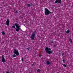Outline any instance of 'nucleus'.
Instances as JSON below:
<instances>
[{
    "instance_id": "nucleus-7",
    "label": "nucleus",
    "mask_w": 73,
    "mask_h": 73,
    "mask_svg": "<svg viewBox=\"0 0 73 73\" xmlns=\"http://www.w3.org/2000/svg\"><path fill=\"white\" fill-rule=\"evenodd\" d=\"M6 25H7V26H9V19H7V21H6Z\"/></svg>"
},
{
    "instance_id": "nucleus-27",
    "label": "nucleus",
    "mask_w": 73,
    "mask_h": 73,
    "mask_svg": "<svg viewBox=\"0 0 73 73\" xmlns=\"http://www.w3.org/2000/svg\"><path fill=\"white\" fill-rule=\"evenodd\" d=\"M6 73H9V72L7 71L6 72Z\"/></svg>"
},
{
    "instance_id": "nucleus-23",
    "label": "nucleus",
    "mask_w": 73,
    "mask_h": 73,
    "mask_svg": "<svg viewBox=\"0 0 73 73\" xmlns=\"http://www.w3.org/2000/svg\"><path fill=\"white\" fill-rule=\"evenodd\" d=\"M15 13H19V12L17 11H16Z\"/></svg>"
},
{
    "instance_id": "nucleus-8",
    "label": "nucleus",
    "mask_w": 73,
    "mask_h": 73,
    "mask_svg": "<svg viewBox=\"0 0 73 73\" xmlns=\"http://www.w3.org/2000/svg\"><path fill=\"white\" fill-rule=\"evenodd\" d=\"M2 62H3L4 63L5 62V58H4V57H3V56H2Z\"/></svg>"
},
{
    "instance_id": "nucleus-3",
    "label": "nucleus",
    "mask_w": 73,
    "mask_h": 73,
    "mask_svg": "<svg viewBox=\"0 0 73 73\" xmlns=\"http://www.w3.org/2000/svg\"><path fill=\"white\" fill-rule=\"evenodd\" d=\"M45 11L44 13L46 15V16H48L49 14H50L51 13H52L50 12V11H49L48 9H47L45 8L44 9Z\"/></svg>"
},
{
    "instance_id": "nucleus-12",
    "label": "nucleus",
    "mask_w": 73,
    "mask_h": 73,
    "mask_svg": "<svg viewBox=\"0 0 73 73\" xmlns=\"http://www.w3.org/2000/svg\"><path fill=\"white\" fill-rule=\"evenodd\" d=\"M2 34L3 36H4V35H5V33L4 31H3L2 33Z\"/></svg>"
},
{
    "instance_id": "nucleus-17",
    "label": "nucleus",
    "mask_w": 73,
    "mask_h": 73,
    "mask_svg": "<svg viewBox=\"0 0 73 73\" xmlns=\"http://www.w3.org/2000/svg\"><path fill=\"white\" fill-rule=\"evenodd\" d=\"M15 27H16V26H15V25H13L12 26V28L13 29L15 28Z\"/></svg>"
},
{
    "instance_id": "nucleus-15",
    "label": "nucleus",
    "mask_w": 73,
    "mask_h": 73,
    "mask_svg": "<svg viewBox=\"0 0 73 73\" xmlns=\"http://www.w3.org/2000/svg\"><path fill=\"white\" fill-rule=\"evenodd\" d=\"M62 65H63L64 66V67H67V66H66V65L65 64H62Z\"/></svg>"
},
{
    "instance_id": "nucleus-28",
    "label": "nucleus",
    "mask_w": 73,
    "mask_h": 73,
    "mask_svg": "<svg viewBox=\"0 0 73 73\" xmlns=\"http://www.w3.org/2000/svg\"><path fill=\"white\" fill-rule=\"evenodd\" d=\"M7 67L8 68H9V66H7Z\"/></svg>"
},
{
    "instance_id": "nucleus-13",
    "label": "nucleus",
    "mask_w": 73,
    "mask_h": 73,
    "mask_svg": "<svg viewBox=\"0 0 73 73\" xmlns=\"http://www.w3.org/2000/svg\"><path fill=\"white\" fill-rule=\"evenodd\" d=\"M16 56L15 54H14L13 55V57H16Z\"/></svg>"
},
{
    "instance_id": "nucleus-16",
    "label": "nucleus",
    "mask_w": 73,
    "mask_h": 73,
    "mask_svg": "<svg viewBox=\"0 0 73 73\" xmlns=\"http://www.w3.org/2000/svg\"><path fill=\"white\" fill-rule=\"evenodd\" d=\"M56 46H57V44H55L53 46V47H54V48H56Z\"/></svg>"
},
{
    "instance_id": "nucleus-14",
    "label": "nucleus",
    "mask_w": 73,
    "mask_h": 73,
    "mask_svg": "<svg viewBox=\"0 0 73 73\" xmlns=\"http://www.w3.org/2000/svg\"><path fill=\"white\" fill-rule=\"evenodd\" d=\"M37 72H41V70H40V69H38L37 70Z\"/></svg>"
},
{
    "instance_id": "nucleus-10",
    "label": "nucleus",
    "mask_w": 73,
    "mask_h": 73,
    "mask_svg": "<svg viewBox=\"0 0 73 73\" xmlns=\"http://www.w3.org/2000/svg\"><path fill=\"white\" fill-rule=\"evenodd\" d=\"M66 33H67L68 34V33H70V31H69V30L67 31L66 32Z\"/></svg>"
},
{
    "instance_id": "nucleus-18",
    "label": "nucleus",
    "mask_w": 73,
    "mask_h": 73,
    "mask_svg": "<svg viewBox=\"0 0 73 73\" xmlns=\"http://www.w3.org/2000/svg\"><path fill=\"white\" fill-rule=\"evenodd\" d=\"M53 42H54V41L53 40H52L51 41V43L52 44V43H53Z\"/></svg>"
},
{
    "instance_id": "nucleus-9",
    "label": "nucleus",
    "mask_w": 73,
    "mask_h": 73,
    "mask_svg": "<svg viewBox=\"0 0 73 73\" xmlns=\"http://www.w3.org/2000/svg\"><path fill=\"white\" fill-rule=\"evenodd\" d=\"M49 64H50V63L49 61H46V65H49Z\"/></svg>"
},
{
    "instance_id": "nucleus-5",
    "label": "nucleus",
    "mask_w": 73,
    "mask_h": 73,
    "mask_svg": "<svg viewBox=\"0 0 73 73\" xmlns=\"http://www.w3.org/2000/svg\"><path fill=\"white\" fill-rule=\"evenodd\" d=\"M13 50L14 51V53L17 56H19V52L18 51V50H16L15 49H13Z\"/></svg>"
},
{
    "instance_id": "nucleus-20",
    "label": "nucleus",
    "mask_w": 73,
    "mask_h": 73,
    "mask_svg": "<svg viewBox=\"0 0 73 73\" xmlns=\"http://www.w3.org/2000/svg\"><path fill=\"white\" fill-rule=\"evenodd\" d=\"M31 5L30 4H28V6L29 7H31Z\"/></svg>"
},
{
    "instance_id": "nucleus-22",
    "label": "nucleus",
    "mask_w": 73,
    "mask_h": 73,
    "mask_svg": "<svg viewBox=\"0 0 73 73\" xmlns=\"http://www.w3.org/2000/svg\"><path fill=\"white\" fill-rule=\"evenodd\" d=\"M22 61L23 62L24 61V59H23V58H22Z\"/></svg>"
},
{
    "instance_id": "nucleus-25",
    "label": "nucleus",
    "mask_w": 73,
    "mask_h": 73,
    "mask_svg": "<svg viewBox=\"0 0 73 73\" xmlns=\"http://www.w3.org/2000/svg\"><path fill=\"white\" fill-rule=\"evenodd\" d=\"M35 65V63H33L32 65V66H33V65Z\"/></svg>"
},
{
    "instance_id": "nucleus-2",
    "label": "nucleus",
    "mask_w": 73,
    "mask_h": 73,
    "mask_svg": "<svg viewBox=\"0 0 73 73\" xmlns=\"http://www.w3.org/2000/svg\"><path fill=\"white\" fill-rule=\"evenodd\" d=\"M45 50L48 54H52L53 53V50H51L50 48H48V47H46L45 49Z\"/></svg>"
},
{
    "instance_id": "nucleus-11",
    "label": "nucleus",
    "mask_w": 73,
    "mask_h": 73,
    "mask_svg": "<svg viewBox=\"0 0 73 73\" xmlns=\"http://www.w3.org/2000/svg\"><path fill=\"white\" fill-rule=\"evenodd\" d=\"M69 41L70 43H72V39L71 38H70Z\"/></svg>"
},
{
    "instance_id": "nucleus-24",
    "label": "nucleus",
    "mask_w": 73,
    "mask_h": 73,
    "mask_svg": "<svg viewBox=\"0 0 73 73\" xmlns=\"http://www.w3.org/2000/svg\"><path fill=\"white\" fill-rule=\"evenodd\" d=\"M62 56H64V54L62 53Z\"/></svg>"
},
{
    "instance_id": "nucleus-21",
    "label": "nucleus",
    "mask_w": 73,
    "mask_h": 73,
    "mask_svg": "<svg viewBox=\"0 0 73 73\" xmlns=\"http://www.w3.org/2000/svg\"><path fill=\"white\" fill-rule=\"evenodd\" d=\"M30 49V48H27V50H28L29 51Z\"/></svg>"
},
{
    "instance_id": "nucleus-6",
    "label": "nucleus",
    "mask_w": 73,
    "mask_h": 73,
    "mask_svg": "<svg viewBox=\"0 0 73 73\" xmlns=\"http://www.w3.org/2000/svg\"><path fill=\"white\" fill-rule=\"evenodd\" d=\"M59 3V4H61V0H56L55 2V3Z\"/></svg>"
},
{
    "instance_id": "nucleus-19",
    "label": "nucleus",
    "mask_w": 73,
    "mask_h": 73,
    "mask_svg": "<svg viewBox=\"0 0 73 73\" xmlns=\"http://www.w3.org/2000/svg\"><path fill=\"white\" fill-rule=\"evenodd\" d=\"M63 62L64 63H65V59H64L63 60Z\"/></svg>"
},
{
    "instance_id": "nucleus-4",
    "label": "nucleus",
    "mask_w": 73,
    "mask_h": 73,
    "mask_svg": "<svg viewBox=\"0 0 73 73\" xmlns=\"http://www.w3.org/2000/svg\"><path fill=\"white\" fill-rule=\"evenodd\" d=\"M36 31H35L33 32V33L31 35V40H34L35 37V36H36Z\"/></svg>"
},
{
    "instance_id": "nucleus-26",
    "label": "nucleus",
    "mask_w": 73,
    "mask_h": 73,
    "mask_svg": "<svg viewBox=\"0 0 73 73\" xmlns=\"http://www.w3.org/2000/svg\"><path fill=\"white\" fill-rule=\"evenodd\" d=\"M39 57H41L42 56V55H39Z\"/></svg>"
},
{
    "instance_id": "nucleus-1",
    "label": "nucleus",
    "mask_w": 73,
    "mask_h": 73,
    "mask_svg": "<svg viewBox=\"0 0 73 73\" xmlns=\"http://www.w3.org/2000/svg\"><path fill=\"white\" fill-rule=\"evenodd\" d=\"M14 25H15L16 27L15 28V29L16 30L17 32H20V31H22V30L20 28L21 26H19V24H17V23H15L14 24Z\"/></svg>"
}]
</instances>
